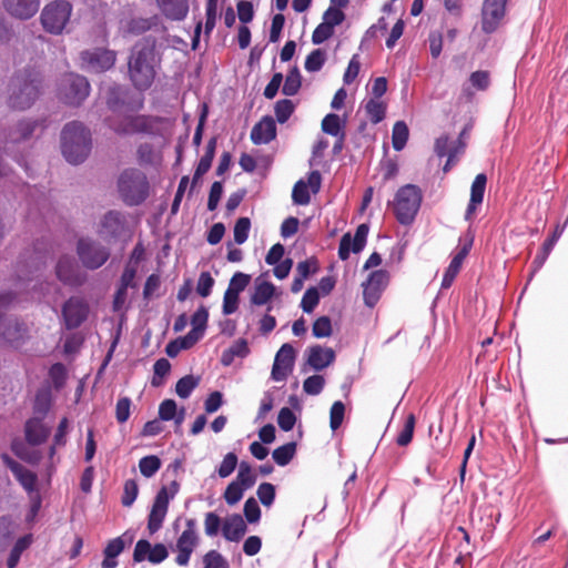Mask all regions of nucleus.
Listing matches in <instances>:
<instances>
[{
	"label": "nucleus",
	"mask_w": 568,
	"mask_h": 568,
	"mask_svg": "<svg viewBox=\"0 0 568 568\" xmlns=\"http://www.w3.org/2000/svg\"><path fill=\"white\" fill-rule=\"evenodd\" d=\"M159 63L152 40L136 43L129 60V74L132 83L140 90L151 87L155 78V68Z\"/></svg>",
	"instance_id": "nucleus-1"
},
{
	"label": "nucleus",
	"mask_w": 568,
	"mask_h": 568,
	"mask_svg": "<svg viewBox=\"0 0 568 568\" xmlns=\"http://www.w3.org/2000/svg\"><path fill=\"white\" fill-rule=\"evenodd\" d=\"M61 149L68 162L72 164L83 162L91 150L89 130L79 122L67 124L61 134Z\"/></svg>",
	"instance_id": "nucleus-2"
},
{
	"label": "nucleus",
	"mask_w": 568,
	"mask_h": 568,
	"mask_svg": "<svg viewBox=\"0 0 568 568\" xmlns=\"http://www.w3.org/2000/svg\"><path fill=\"white\" fill-rule=\"evenodd\" d=\"M121 199L129 205L142 203L149 195V182L143 172L129 169L121 173L118 181Z\"/></svg>",
	"instance_id": "nucleus-3"
},
{
	"label": "nucleus",
	"mask_w": 568,
	"mask_h": 568,
	"mask_svg": "<svg viewBox=\"0 0 568 568\" xmlns=\"http://www.w3.org/2000/svg\"><path fill=\"white\" fill-rule=\"evenodd\" d=\"M422 203V191L418 186L406 184L395 194L393 210L400 224H410Z\"/></svg>",
	"instance_id": "nucleus-4"
},
{
	"label": "nucleus",
	"mask_w": 568,
	"mask_h": 568,
	"mask_svg": "<svg viewBox=\"0 0 568 568\" xmlns=\"http://www.w3.org/2000/svg\"><path fill=\"white\" fill-rule=\"evenodd\" d=\"M41 83L39 74L18 75L12 84L10 104L21 110L31 106L41 93Z\"/></svg>",
	"instance_id": "nucleus-5"
},
{
	"label": "nucleus",
	"mask_w": 568,
	"mask_h": 568,
	"mask_svg": "<svg viewBox=\"0 0 568 568\" xmlns=\"http://www.w3.org/2000/svg\"><path fill=\"white\" fill-rule=\"evenodd\" d=\"M200 540L196 521L192 518L186 519L185 528L171 547V550L176 554L174 560L178 566L185 567L189 565L192 554L200 545Z\"/></svg>",
	"instance_id": "nucleus-6"
},
{
	"label": "nucleus",
	"mask_w": 568,
	"mask_h": 568,
	"mask_svg": "<svg viewBox=\"0 0 568 568\" xmlns=\"http://www.w3.org/2000/svg\"><path fill=\"white\" fill-rule=\"evenodd\" d=\"M179 489L180 485L178 481L173 480L158 491L148 520V529L151 535L162 527L168 514L169 504L176 496Z\"/></svg>",
	"instance_id": "nucleus-7"
},
{
	"label": "nucleus",
	"mask_w": 568,
	"mask_h": 568,
	"mask_svg": "<svg viewBox=\"0 0 568 568\" xmlns=\"http://www.w3.org/2000/svg\"><path fill=\"white\" fill-rule=\"evenodd\" d=\"M2 460L7 465V467L11 469L17 480L30 495L31 511L32 516H34L41 506V498L37 487V475L33 471L24 468L22 465L13 460L8 455H2Z\"/></svg>",
	"instance_id": "nucleus-8"
},
{
	"label": "nucleus",
	"mask_w": 568,
	"mask_h": 568,
	"mask_svg": "<svg viewBox=\"0 0 568 568\" xmlns=\"http://www.w3.org/2000/svg\"><path fill=\"white\" fill-rule=\"evenodd\" d=\"M72 12V7L65 1H54L47 4L41 12V23L50 33L59 34L65 28Z\"/></svg>",
	"instance_id": "nucleus-9"
},
{
	"label": "nucleus",
	"mask_w": 568,
	"mask_h": 568,
	"mask_svg": "<svg viewBox=\"0 0 568 568\" xmlns=\"http://www.w3.org/2000/svg\"><path fill=\"white\" fill-rule=\"evenodd\" d=\"M77 252L82 265L90 270L101 267L110 256L109 248L89 237L79 240Z\"/></svg>",
	"instance_id": "nucleus-10"
},
{
	"label": "nucleus",
	"mask_w": 568,
	"mask_h": 568,
	"mask_svg": "<svg viewBox=\"0 0 568 568\" xmlns=\"http://www.w3.org/2000/svg\"><path fill=\"white\" fill-rule=\"evenodd\" d=\"M90 92V84L84 77L67 74L61 81L60 97L71 105L80 104Z\"/></svg>",
	"instance_id": "nucleus-11"
},
{
	"label": "nucleus",
	"mask_w": 568,
	"mask_h": 568,
	"mask_svg": "<svg viewBox=\"0 0 568 568\" xmlns=\"http://www.w3.org/2000/svg\"><path fill=\"white\" fill-rule=\"evenodd\" d=\"M507 0H484L481 29L486 33L496 31L506 16Z\"/></svg>",
	"instance_id": "nucleus-12"
},
{
	"label": "nucleus",
	"mask_w": 568,
	"mask_h": 568,
	"mask_svg": "<svg viewBox=\"0 0 568 568\" xmlns=\"http://www.w3.org/2000/svg\"><path fill=\"white\" fill-rule=\"evenodd\" d=\"M82 67L90 72H103L113 67L115 53L105 49L84 51L81 54Z\"/></svg>",
	"instance_id": "nucleus-13"
},
{
	"label": "nucleus",
	"mask_w": 568,
	"mask_h": 568,
	"mask_svg": "<svg viewBox=\"0 0 568 568\" xmlns=\"http://www.w3.org/2000/svg\"><path fill=\"white\" fill-rule=\"evenodd\" d=\"M169 556V550L163 544L152 545L145 539H141L135 544L133 551V559L136 562L148 560L151 564L158 565L164 561Z\"/></svg>",
	"instance_id": "nucleus-14"
},
{
	"label": "nucleus",
	"mask_w": 568,
	"mask_h": 568,
	"mask_svg": "<svg viewBox=\"0 0 568 568\" xmlns=\"http://www.w3.org/2000/svg\"><path fill=\"white\" fill-rule=\"evenodd\" d=\"M388 283L386 271H375L369 274L368 280L363 283V296L367 306L373 307L379 300L383 290Z\"/></svg>",
	"instance_id": "nucleus-15"
},
{
	"label": "nucleus",
	"mask_w": 568,
	"mask_h": 568,
	"mask_svg": "<svg viewBox=\"0 0 568 568\" xmlns=\"http://www.w3.org/2000/svg\"><path fill=\"white\" fill-rule=\"evenodd\" d=\"M295 361V349L291 344H283L276 353L273 368L272 378L276 382L286 379L292 372Z\"/></svg>",
	"instance_id": "nucleus-16"
},
{
	"label": "nucleus",
	"mask_w": 568,
	"mask_h": 568,
	"mask_svg": "<svg viewBox=\"0 0 568 568\" xmlns=\"http://www.w3.org/2000/svg\"><path fill=\"white\" fill-rule=\"evenodd\" d=\"M57 277L67 285H80L84 281L79 265L71 255L59 257L55 266Z\"/></svg>",
	"instance_id": "nucleus-17"
},
{
	"label": "nucleus",
	"mask_w": 568,
	"mask_h": 568,
	"mask_svg": "<svg viewBox=\"0 0 568 568\" xmlns=\"http://www.w3.org/2000/svg\"><path fill=\"white\" fill-rule=\"evenodd\" d=\"M368 226L366 224H361L357 227L354 236H352L349 233L343 235L338 248V255L341 260H347L351 252H361L366 244Z\"/></svg>",
	"instance_id": "nucleus-18"
},
{
	"label": "nucleus",
	"mask_w": 568,
	"mask_h": 568,
	"mask_svg": "<svg viewBox=\"0 0 568 568\" xmlns=\"http://www.w3.org/2000/svg\"><path fill=\"white\" fill-rule=\"evenodd\" d=\"M111 128L121 135H132L148 130V119L143 115L123 113L118 121L111 123Z\"/></svg>",
	"instance_id": "nucleus-19"
},
{
	"label": "nucleus",
	"mask_w": 568,
	"mask_h": 568,
	"mask_svg": "<svg viewBox=\"0 0 568 568\" xmlns=\"http://www.w3.org/2000/svg\"><path fill=\"white\" fill-rule=\"evenodd\" d=\"M321 187V174L313 171L308 174L307 181L300 180L293 189L292 197L294 203L305 205L310 203L312 193H317Z\"/></svg>",
	"instance_id": "nucleus-20"
},
{
	"label": "nucleus",
	"mask_w": 568,
	"mask_h": 568,
	"mask_svg": "<svg viewBox=\"0 0 568 568\" xmlns=\"http://www.w3.org/2000/svg\"><path fill=\"white\" fill-rule=\"evenodd\" d=\"M88 315V305L80 298H70L63 307V317L69 328L78 327Z\"/></svg>",
	"instance_id": "nucleus-21"
},
{
	"label": "nucleus",
	"mask_w": 568,
	"mask_h": 568,
	"mask_svg": "<svg viewBox=\"0 0 568 568\" xmlns=\"http://www.w3.org/2000/svg\"><path fill=\"white\" fill-rule=\"evenodd\" d=\"M486 182H487L486 175L478 174L471 184L470 200H469L466 213H465V219L467 221H471L476 216L477 210L483 203L484 194H485V190H486Z\"/></svg>",
	"instance_id": "nucleus-22"
},
{
	"label": "nucleus",
	"mask_w": 568,
	"mask_h": 568,
	"mask_svg": "<svg viewBox=\"0 0 568 568\" xmlns=\"http://www.w3.org/2000/svg\"><path fill=\"white\" fill-rule=\"evenodd\" d=\"M335 359V352L331 347L315 345L307 351V363L315 371H322Z\"/></svg>",
	"instance_id": "nucleus-23"
},
{
	"label": "nucleus",
	"mask_w": 568,
	"mask_h": 568,
	"mask_svg": "<svg viewBox=\"0 0 568 568\" xmlns=\"http://www.w3.org/2000/svg\"><path fill=\"white\" fill-rule=\"evenodd\" d=\"M7 11L20 19H28L39 9V0H3Z\"/></svg>",
	"instance_id": "nucleus-24"
},
{
	"label": "nucleus",
	"mask_w": 568,
	"mask_h": 568,
	"mask_svg": "<svg viewBox=\"0 0 568 568\" xmlns=\"http://www.w3.org/2000/svg\"><path fill=\"white\" fill-rule=\"evenodd\" d=\"M276 126L272 118H264L254 125L251 132V139L255 144L268 143L275 138Z\"/></svg>",
	"instance_id": "nucleus-25"
},
{
	"label": "nucleus",
	"mask_w": 568,
	"mask_h": 568,
	"mask_svg": "<svg viewBox=\"0 0 568 568\" xmlns=\"http://www.w3.org/2000/svg\"><path fill=\"white\" fill-rule=\"evenodd\" d=\"M124 226V216L116 211H110L103 215L100 222V234L103 236H114L119 234Z\"/></svg>",
	"instance_id": "nucleus-26"
},
{
	"label": "nucleus",
	"mask_w": 568,
	"mask_h": 568,
	"mask_svg": "<svg viewBox=\"0 0 568 568\" xmlns=\"http://www.w3.org/2000/svg\"><path fill=\"white\" fill-rule=\"evenodd\" d=\"M162 13L172 20H182L189 12L186 0H156Z\"/></svg>",
	"instance_id": "nucleus-27"
},
{
	"label": "nucleus",
	"mask_w": 568,
	"mask_h": 568,
	"mask_svg": "<svg viewBox=\"0 0 568 568\" xmlns=\"http://www.w3.org/2000/svg\"><path fill=\"white\" fill-rule=\"evenodd\" d=\"M471 246V241L463 246V248L452 258L442 282L443 288H448L453 281L455 280L456 275L458 274L462 264L467 256L469 250Z\"/></svg>",
	"instance_id": "nucleus-28"
},
{
	"label": "nucleus",
	"mask_w": 568,
	"mask_h": 568,
	"mask_svg": "<svg viewBox=\"0 0 568 568\" xmlns=\"http://www.w3.org/2000/svg\"><path fill=\"white\" fill-rule=\"evenodd\" d=\"M246 530V525L240 515H231L225 518L222 532L225 539L231 541L239 540Z\"/></svg>",
	"instance_id": "nucleus-29"
},
{
	"label": "nucleus",
	"mask_w": 568,
	"mask_h": 568,
	"mask_svg": "<svg viewBox=\"0 0 568 568\" xmlns=\"http://www.w3.org/2000/svg\"><path fill=\"white\" fill-rule=\"evenodd\" d=\"M490 84L489 73L487 71L473 72L466 83L463 85V93L471 98L477 91H485Z\"/></svg>",
	"instance_id": "nucleus-30"
},
{
	"label": "nucleus",
	"mask_w": 568,
	"mask_h": 568,
	"mask_svg": "<svg viewBox=\"0 0 568 568\" xmlns=\"http://www.w3.org/2000/svg\"><path fill=\"white\" fill-rule=\"evenodd\" d=\"M276 287L268 281L257 277L251 302L255 305H264L275 295Z\"/></svg>",
	"instance_id": "nucleus-31"
},
{
	"label": "nucleus",
	"mask_w": 568,
	"mask_h": 568,
	"mask_svg": "<svg viewBox=\"0 0 568 568\" xmlns=\"http://www.w3.org/2000/svg\"><path fill=\"white\" fill-rule=\"evenodd\" d=\"M49 428L38 418H31L26 424V437L32 445L43 443L49 436Z\"/></svg>",
	"instance_id": "nucleus-32"
},
{
	"label": "nucleus",
	"mask_w": 568,
	"mask_h": 568,
	"mask_svg": "<svg viewBox=\"0 0 568 568\" xmlns=\"http://www.w3.org/2000/svg\"><path fill=\"white\" fill-rule=\"evenodd\" d=\"M185 416L184 408H181L178 412L176 403L173 399H165L160 404L159 407V417L161 420H174L178 426H180Z\"/></svg>",
	"instance_id": "nucleus-33"
},
{
	"label": "nucleus",
	"mask_w": 568,
	"mask_h": 568,
	"mask_svg": "<svg viewBox=\"0 0 568 568\" xmlns=\"http://www.w3.org/2000/svg\"><path fill=\"white\" fill-rule=\"evenodd\" d=\"M564 232V226H557L554 234L544 243L540 252L536 255L532 262L534 272H537L546 260L548 258L552 247L555 246L556 242L559 240Z\"/></svg>",
	"instance_id": "nucleus-34"
},
{
	"label": "nucleus",
	"mask_w": 568,
	"mask_h": 568,
	"mask_svg": "<svg viewBox=\"0 0 568 568\" xmlns=\"http://www.w3.org/2000/svg\"><path fill=\"white\" fill-rule=\"evenodd\" d=\"M233 481L247 489L255 484L256 474L248 463L241 462L239 466V473Z\"/></svg>",
	"instance_id": "nucleus-35"
},
{
	"label": "nucleus",
	"mask_w": 568,
	"mask_h": 568,
	"mask_svg": "<svg viewBox=\"0 0 568 568\" xmlns=\"http://www.w3.org/2000/svg\"><path fill=\"white\" fill-rule=\"evenodd\" d=\"M409 131L408 126L404 121H397L394 124L392 132V143L396 151H400L406 145L408 140Z\"/></svg>",
	"instance_id": "nucleus-36"
},
{
	"label": "nucleus",
	"mask_w": 568,
	"mask_h": 568,
	"mask_svg": "<svg viewBox=\"0 0 568 568\" xmlns=\"http://www.w3.org/2000/svg\"><path fill=\"white\" fill-rule=\"evenodd\" d=\"M365 111L373 123L381 122L386 112V105L377 99H369L365 104Z\"/></svg>",
	"instance_id": "nucleus-37"
},
{
	"label": "nucleus",
	"mask_w": 568,
	"mask_h": 568,
	"mask_svg": "<svg viewBox=\"0 0 568 568\" xmlns=\"http://www.w3.org/2000/svg\"><path fill=\"white\" fill-rule=\"evenodd\" d=\"M68 427H69V422L67 418H63L59 424V427H58L57 433L53 438V446L50 448V452H49L50 469H53V467H54L53 456L55 454V447L62 446L65 444V436L68 433Z\"/></svg>",
	"instance_id": "nucleus-38"
},
{
	"label": "nucleus",
	"mask_w": 568,
	"mask_h": 568,
	"mask_svg": "<svg viewBox=\"0 0 568 568\" xmlns=\"http://www.w3.org/2000/svg\"><path fill=\"white\" fill-rule=\"evenodd\" d=\"M296 445L294 443H287L281 447H277L273 452V459L280 466L287 465L295 455Z\"/></svg>",
	"instance_id": "nucleus-39"
},
{
	"label": "nucleus",
	"mask_w": 568,
	"mask_h": 568,
	"mask_svg": "<svg viewBox=\"0 0 568 568\" xmlns=\"http://www.w3.org/2000/svg\"><path fill=\"white\" fill-rule=\"evenodd\" d=\"M326 61V51L323 49L313 50L305 60V70L307 72H317Z\"/></svg>",
	"instance_id": "nucleus-40"
},
{
	"label": "nucleus",
	"mask_w": 568,
	"mask_h": 568,
	"mask_svg": "<svg viewBox=\"0 0 568 568\" xmlns=\"http://www.w3.org/2000/svg\"><path fill=\"white\" fill-rule=\"evenodd\" d=\"M215 152V140H211L206 146V153L201 158L195 174L194 181L205 174L211 168Z\"/></svg>",
	"instance_id": "nucleus-41"
},
{
	"label": "nucleus",
	"mask_w": 568,
	"mask_h": 568,
	"mask_svg": "<svg viewBox=\"0 0 568 568\" xmlns=\"http://www.w3.org/2000/svg\"><path fill=\"white\" fill-rule=\"evenodd\" d=\"M161 467V460L159 457L154 455L145 456L140 459L139 468L141 474L150 478L152 477Z\"/></svg>",
	"instance_id": "nucleus-42"
},
{
	"label": "nucleus",
	"mask_w": 568,
	"mask_h": 568,
	"mask_svg": "<svg viewBox=\"0 0 568 568\" xmlns=\"http://www.w3.org/2000/svg\"><path fill=\"white\" fill-rule=\"evenodd\" d=\"M197 384V378L186 375L176 383L175 392L181 398H187Z\"/></svg>",
	"instance_id": "nucleus-43"
},
{
	"label": "nucleus",
	"mask_w": 568,
	"mask_h": 568,
	"mask_svg": "<svg viewBox=\"0 0 568 568\" xmlns=\"http://www.w3.org/2000/svg\"><path fill=\"white\" fill-rule=\"evenodd\" d=\"M203 568H230L227 560L216 550H210L203 557Z\"/></svg>",
	"instance_id": "nucleus-44"
},
{
	"label": "nucleus",
	"mask_w": 568,
	"mask_h": 568,
	"mask_svg": "<svg viewBox=\"0 0 568 568\" xmlns=\"http://www.w3.org/2000/svg\"><path fill=\"white\" fill-rule=\"evenodd\" d=\"M452 141L447 136H440L436 141V152L439 156H448L445 170L455 163V154L450 152Z\"/></svg>",
	"instance_id": "nucleus-45"
},
{
	"label": "nucleus",
	"mask_w": 568,
	"mask_h": 568,
	"mask_svg": "<svg viewBox=\"0 0 568 568\" xmlns=\"http://www.w3.org/2000/svg\"><path fill=\"white\" fill-rule=\"evenodd\" d=\"M322 130L333 136L341 134V119L337 114L329 113L322 121Z\"/></svg>",
	"instance_id": "nucleus-46"
},
{
	"label": "nucleus",
	"mask_w": 568,
	"mask_h": 568,
	"mask_svg": "<svg viewBox=\"0 0 568 568\" xmlns=\"http://www.w3.org/2000/svg\"><path fill=\"white\" fill-rule=\"evenodd\" d=\"M250 229H251V221L248 217L239 219L234 226L235 243L243 244L248 237Z\"/></svg>",
	"instance_id": "nucleus-47"
},
{
	"label": "nucleus",
	"mask_w": 568,
	"mask_h": 568,
	"mask_svg": "<svg viewBox=\"0 0 568 568\" xmlns=\"http://www.w3.org/2000/svg\"><path fill=\"white\" fill-rule=\"evenodd\" d=\"M320 302V293L316 287H310L303 295L301 307L305 313H311Z\"/></svg>",
	"instance_id": "nucleus-48"
},
{
	"label": "nucleus",
	"mask_w": 568,
	"mask_h": 568,
	"mask_svg": "<svg viewBox=\"0 0 568 568\" xmlns=\"http://www.w3.org/2000/svg\"><path fill=\"white\" fill-rule=\"evenodd\" d=\"M30 544H31V538L29 536L22 537L16 542V545L10 554V557L8 559L9 568H14L17 566L22 551L24 549H27Z\"/></svg>",
	"instance_id": "nucleus-49"
},
{
	"label": "nucleus",
	"mask_w": 568,
	"mask_h": 568,
	"mask_svg": "<svg viewBox=\"0 0 568 568\" xmlns=\"http://www.w3.org/2000/svg\"><path fill=\"white\" fill-rule=\"evenodd\" d=\"M325 385V379L321 375H313L304 381L303 389L308 395H318Z\"/></svg>",
	"instance_id": "nucleus-50"
},
{
	"label": "nucleus",
	"mask_w": 568,
	"mask_h": 568,
	"mask_svg": "<svg viewBox=\"0 0 568 568\" xmlns=\"http://www.w3.org/2000/svg\"><path fill=\"white\" fill-rule=\"evenodd\" d=\"M300 87L301 75L295 69L287 74L282 91L285 95H294L298 91Z\"/></svg>",
	"instance_id": "nucleus-51"
},
{
	"label": "nucleus",
	"mask_w": 568,
	"mask_h": 568,
	"mask_svg": "<svg viewBox=\"0 0 568 568\" xmlns=\"http://www.w3.org/2000/svg\"><path fill=\"white\" fill-rule=\"evenodd\" d=\"M345 406L341 400L335 402L329 412V426L332 430H336L343 423Z\"/></svg>",
	"instance_id": "nucleus-52"
},
{
	"label": "nucleus",
	"mask_w": 568,
	"mask_h": 568,
	"mask_svg": "<svg viewBox=\"0 0 568 568\" xmlns=\"http://www.w3.org/2000/svg\"><path fill=\"white\" fill-rule=\"evenodd\" d=\"M415 428V416L413 414L407 416L404 428L397 437V444L399 446H406L410 443Z\"/></svg>",
	"instance_id": "nucleus-53"
},
{
	"label": "nucleus",
	"mask_w": 568,
	"mask_h": 568,
	"mask_svg": "<svg viewBox=\"0 0 568 568\" xmlns=\"http://www.w3.org/2000/svg\"><path fill=\"white\" fill-rule=\"evenodd\" d=\"M277 423L281 429L290 432L296 423V416L291 408L283 407L278 413Z\"/></svg>",
	"instance_id": "nucleus-54"
},
{
	"label": "nucleus",
	"mask_w": 568,
	"mask_h": 568,
	"mask_svg": "<svg viewBox=\"0 0 568 568\" xmlns=\"http://www.w3.org/2000/svg\"><path fill=\"white\" fill-rule=\"evenodd\" d=\"M237 465V457L234 453H227L221 465L217 468V474L221 478L229 477L235 469Z\"/></svg>",
	"instance_id": "nucleus-55"
},
{
	"label": "nucleus",
	"mask_w": 568,
	"mask_h": 568,
	"mask_svg": "<svg viewBox=\"0 0 568 568\" xmlns=\"http://www.w3.org/2000/svg\"><path fill=\"white\" fill-rule=\"evenodd\" d=\"M332 334L331 320L327 316L318 317L313 324V335L317 338L328 337Z\"/></svg>",
	"instance_id": "nucleus-56"
},
{
	"label": "nucleus",
	"mask_w": 568,
	"mask_h": 568,
	"mask_svg": "<svg viewBox=\"0 0 568 568\" xmlns=\"http://www.w3.org/2000/svg\"><path fill=\"white\" fill-rule=\"evenodd\" d=\"M256 494L260 501L264 506L270 507L275 498V487L270 483H263L258 486Z\"/></svg>",
	"instance_id": "nucleus-57"
},
{
	"label": "nucleus",
	"mask_w": 568,
	"mask_h": 568,
	"mask_svg": "<svg viewBox=\"0 0 568 568\" xmlns=\"http://www.w3.org/2000/svg\"><path fill=\"white\" fill-rule=\"evenodd\" d=\"M171 364L165 358H160L154 364V376L152 378L153 386H160L162 384V379L170 372Z\"/></svg>",
	"instance_id": "nucleus-58"
},
{
	"label": "nucleus",
	"mask_w": 568,
	"mask_h": 568,
	"mask_svg": "<svg viewBox=\"0 0 568 568\" xmlns=\"http://www.w3.org/2000/svg\"><path fill=\"white\" fill-rule=\"evenodd\" d=\"M250 281V275L237 272L231 278L227 291L239 295L248 285Z\"/></svg>",
	"instance_id": "nucleus-59"
},
{
	"label": "nucleus",
	"mask_w": 568,
	"mask_h": 568,
	"mask_svg": "<svg viewBox=\"0 0 568 568\" xmlns=\"http://www.w3.org/2000/svg\"><path fill=\"white\" fill-rule=\"evenodd\" d=\"M244 490L245 488L237 485V483H230L224 493L225 501L229 505H235L242 499Z\"/></svg>",
	"instance_id": "nucleus-60"
},
{
	"label": "nucleus",
	"mask_w": 568,
	"mask_h": 568,
	"mask_svg": "<svg viewBox=\"0 0 568 568\" xmlns=\"http://www.w3.org/2000/svg\"><path fill=\"white\" fill-rule=\"evenodd\" d=\"M209 313L206 308L200 307L191 320L192 329L204 334L207 324Z\"/></svg>",
	"instance_id": "nucleus-61"
},
{
	"label": "nucleus",
	"mask_w": 568,
	"mask_h": 568,
	"mask_svg": "<svg viewBox=\"0 0 568 568\" xmlns=\"http://www.w3.org/2000/svg\"><path fill=\"white\" fill-rule=\"evenodd\" d=\"M294 104L291 100H281L275 104V114L278 122L284 123L293 113Z\"/></svg>",
	"instance_id": "nucleus-62"
},
{
	"label": "nucleus",
	"mask_w": 568,
	"mask_h": 568,
	"mask_svg": "<svg viewBox=\"0 0 568 568\" xmlns=\"http://www.w3.org/2000/svg\"><path fill=\"white\" fill-rule=\"evenodd\" d=\"M138 484L133 479H129L124 484V491L122 496V504L125 507H130L138 497Z\"/></svg>",
	"instance_id": "nucleus-63"
},
{
	"label": "nucleus",
	"mask_w": 568,
	"mask_h": 568,
	"mask_svg": "<svg viewBox=\"0 0 568 568\" xmlns=\"http://www.w3.org/2000/svg\"><path fill=\"white\" fill-rule=\"evenodd\" d=\"M213 285L214 280L211 274L209 272H203L199 277L196 291L202 297H206L211 294Z\"/></svg>",
	"instance_id": "nucleus-64"
}]
</instances>
